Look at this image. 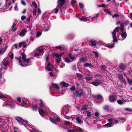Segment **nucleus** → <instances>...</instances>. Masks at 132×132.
<instances>
[{"mask_svg": "<svg viewBox=\"0 0 132 132\" xmlns=\"http://www.w3.org/2000/svg\"><path fill=\"white\" fill-rule=\"evenodd\" d=\"M22 57L20 56L15 57V58L19 61L20 65L22 67L24 66L26 67L31 65L30 63L31 59L28 58L26 59V56L24 53H22L21 54Z\"/></svg>", "mask_w": 132, "mask_h": 132, "instance_id": "nucleus-1", "label": "nucleus"}, {"mask_svg": "<svg viewBox=\"0 0 132 132\" xmlns=\"http://www.w3.org/2000/svg\"><path fill=\"white\" fill-rule=\"evenodd\" d=\"M49 17L48 14H47L46 12H45L43 14L42 19V23L41 24V27L45 29V31H47L49 30V25L48 24L47 22H48L47 20H45V19Z\"/></svg>", "mask_w": 132, "mask_h": 132, "instance_id": "nucleus-2", "label": "nucleus"}, {"mask_svg": "<svg viewBox=\"0 0 132 132\" xmlns=\"http://www.w3.org/2000/svg\"><path fill=\"white\" fill-rule=\"evenodd\" d=\"M40 103L39 104V112L42 117H44V114L45 112V111L46 110H49L48 107L44 104L42 100H40Z\"/></svg>", "mask_w": 132, "mask_h": 132, "instance_id": "nucleus-3", "label": "nucleus"}, {"mask_svg": "<svg viewBox=\"0 0 132 132\" xmlns=\"http://www.w3.org/2000/svg\"><path fill=\"white\" fill-rule=\"evenodd\" d=\"M67 131L68 132H82V129L80 127L74 125L70 126L67 128Z\"/></svg>", "mask_w": 132, "mask_h": 132, "instance_id": "nucleus-4", "label": "nucleus"}, {"mask_svg": "<svg viewBox=\"0 0 132 132\" xmlns=\"http://www.w3.org/2000/svg\"><path fill=\"white\" fill-rule=\"evenodd\" d=\"M63 53H60L59 54L58 53H56L54 54V55L55 56L56 58V64L57 65H60V68H63L64 66L65 65L64 64H62L60 65V64H61V56L63 55Z\"/></svg>", "mask_w": 132, "mask_h": 132, "instance_id": "nucleus-5", "label": "nucleus"}, {"mask_svg": "<svg viewBox=\"0 0 132 132\" xmlns=\"http://www.w3.org/2000/svg\"><path fill=\"white\" fill-rule=\"evenodd\" d=\"M49 58V56L48 55L46 56V66L45 67V68L48 71H50L52 70L53 68V66L50 63L47 62L48 61Z\"/></svg>", "mask_w": 132, "mask_h": 132, "instance_id": "nucleus-6", "label": "nucleus"}, {"mask_svg": "<svg viewBox=\"0 0 132 132\" xmlns=\"http://www.w3.org/2000/svg\"><path fill=\"white\" fill-rule=\"evenodd\" d=\"M119 29V27H117L113 31L112 33V38H113V40L114 42H117L118 40L116 37V32H118Z\"/></svg>", "mask_w": 132, "mask_h": 132, "instance_id": "nucleus-7", "label": "nucleus"}, {"mask_svg": "<svg viewBox=\"0 0 132 132\" xmlns=\"http://www.w3.org/2000/svg\"><path fill=\"white\" fill-rule=\"evenodd\" d=\"M85 93L84 91L81 89H79L76 90L75 94L78 97H80L82 96Z\"/></svg>", "mask_w": 132, "mask_h": 132, "instance_id": "nucleus-8", "label": "nucleus"}, {"mask_svg": "<svg viewBox=\"0 0 132 132\" xmlns=\"http://www.w3.org/2000/svg\"><path fill=\"white\" fill-rule=\"evenodd\" d=\"M127 36V33L126 31H124L122 32L121 34V35H120L117 36V37L118 39L120 40H124L126 38Z\"/></svg>", "mask_w": 132, "mask_h": 132, "instance_id": "nucleus-9", "label": "nucleus"}, {"mask_svg": "<svg viewBox=\"0 0 132 132\" xmlns=\"http://www.w3.org/2000/svg\"><path fill=\"white\" fill-rule=\"evenodd\" d=\"M30 28L29 26H27L23 29L19 34V35L21 37L24 36L27 32V30H29Z\"/></svg>", "mask_w": 132, "mask_h": 132, "instance_id": "nucleus-10", "label": "nucleus"}, {"mask_svg": "<svg viewBox=\"0 0 132 132\" xmlns=\"http://www.w3.org/2000/svg\"><path fill=\"white\" fill-rule=\"evenodd\" d=\"M117 97V96L115 94L110 95L109 97V100L110 102L113 103L116 100Z\"/></svg>", "mask_w": 132, "mask_h": 132, "instance_id": "nucleus-11", "label": "nucleus"}, {"mask_svg": "<svg viewBox=\"0 0 132 132\" xmlns=\"http://www.w3.org/2000/svg\"><path fill=\"white\" fill-rule=\"evenodd\" d=\"M69 112V110L68 107H64L61 109V113L62 115H64Z\"/></svg>", "mask_w": 132, "mask_h": 132, "instance_id": "nucleus-12", "label": "nucleus"}, {"mask_svg": "<svg viewBox=\"0 0 132 132\" xmlns=\"http://www.w3.org/2000/svg\"><path fill=\"white\" fill-rule=\"evenodd\" d=\"M15 119L21 125H24L26 127V125L23 123L24 120L21 118L19 117H15Z\"/></svg>", "mask_w": 132, "mask_h": 132, "instance_id": "nucleus-13", "label": "nucleus"}, {"mask_svg": "<svg viewBox=\"0 0 132 132\" xmlns=\"http://www.w3.org/2000/svg\"><path fill=\"white\" fill-rule=\"evenodd\" d=\"M21 105L22 106L25 107H28L29 106V102L27 100L22 101Z\"/></svg>", "mask_w": 132, "mask_h": 132, "instance_id": "nucleus-14", "label": "nucleus"}, {"mask_svg": "<svg viewBox=\"0 0 132 132\" xmlns=\"http://www.w3.org/2000/svg\"><path fill=\"white\" fill-rule=\"evenodd\" d=\"M6 104L8 106L11 108H14L15 106V103L13 101L10 102L9 103L7 102L6 103Z\"/></svg>", "mask_w": 132, "mask_h": 132, "instance_id": "nucleus-15", "label": "nucleus"}, {"mask_svg": "<svg viewBox=\"0 0 132 132\" xmlns=\"http://www.w3.org/2000/svg\"><path fill=\"white\" fill-rule=\"evenodd\" d=\"M65 2V0H58V7H60L61 8L63 6Z\"/></svg>", "mask_w": 132, "mask_h": 132, "instance_id": "nucleus-16", "label": "nucleus"}, {"mask_svg": "<svg viewBox=\"0 0 132 132\" xmlns=\"http://www.w3.org/2000/svg\"><path fill=\"white\" fill-rule=\"evenodd\" d=\"M43 51V49L40 50L37 49L35 54V56H38L40 55Z\"/></svg>", "mask_w": 132, "mask_h": 132, "instance_id": "nucleus-17", "label": "nucleus"}, {"mask_svg": "<svg viewBox=\"0 0 132 132\" xmlns=\"http://www.w3.org/2000/svg\"><path fill=\"white\" fill-rule=\"evenodd\" d=\"M108 121L109 122H112L113 124H116L119 123L117 119H115L114 118H111L108 119Z\"/></svg>", "mask_w": 132, "mask_h": 132, "instance_id": "nucleus-18", "label": "nucleus"}, {"mask_svg": "<svg viewBox=\"0 0 132 132\" xmlns=\"http://www.w3.org/2000/svg\"><path fill=\"white\" fill-rule=\"evenodd\" d=\"M8 63L9 62L7 61V59L6 58H5L4 59L1 65L2 67L3 65L5 67H6L8 65Z\"/></svg>", "mask_w": 132, "mask_h": 132, "instance_id": "nucleus-19", "label": "nucleus"}, {"mask_svg": "<svg viewBox=\"0 0 132 132\" xmlns=\"http://www.w3.org/2000/svg\"><path fill=\"white\" fill-rule=\"evenodd\" d=\"M102 83V82L99 80H96L93 82L91 84L93 85H94L97 86L99 85Z\"/></svg>", "mask_w": 132, "mask_h": 132, "instance_id": "nucleus-20", "label": "nucleus"}, {"mask_svg": "<svg viewBox=\"0 0 132 132\" xmlns=\"http://www.w3.org/2000/svg\"><path fill=\"white\" fill-rule=\"evenodd\" d=\"M118 77L121 82L125 84V80L123 78L122 75L120 74H119L118 75Z\"/></svg>", "mask_w": 132, "mask_h": 132, "instance_id": "nucleus-21", "label": "nucleus"}, {"mask_svg": "<svg viewBox=\"0 0 132 132\" xmlns=\"http://www.w3.org/2000/svg\"><path fill=\"white\" fill-rule=\"evenodd\" d=\"M76 122L79 125H81L83 123V121L78 117L76 118Z\"/></svg>", "mask_w": 132, "mask_h": 132, "instance_id": "nucleus-22", "label": "nucleus"}, {"mask_svg": "<svg viewBox=\"0 0 132 132\" xmlns=\"http://www.w3.org/2000/svg\"><path fill=\"white\" fill-rule=\"evenodd\" d=\"M114 124L112 122H109L104 125V127L109 128L112 127L113 126Z\"/></svg>", "mask_w": 132, "mask_h": 132, "instance_id": "nucleus-23", "label": "nucleus"}, {"mask_svg": "<svg viewBox=\"0 0 132 132\" xmlns=\"http://www.w3.org/2000/svg\"><path fill=\"white\" fill-rule=\"evenodd\" d=\"M61 8L60 6L58 7V5H57L56 7L52 10V12L56 14L58 12L59 10L61 9Z\"/></svg>", "mask_w": 132, "mask_h": 132, "instance_id": "nucleus-24", "label": "nucleus"}, {"mask_svg": "<svg viewBox=\"0 0 132 132\" xmlns=\"http://www.w3.org/2000/svg\"><path fill=\"white\" fill-rule=\"evenodd\" d=\"M60 85L62 86L65 87H67L69 86V84L68 83L63 81L60 82Z\"/></svg>", "mask_w": 132, "mask_h": 132, "instance_id": "nucleus-25", "label": "nucleus"}, {"mask_svg": "<svg viewBox=\"0 0 132 132\" xmlns=\"http://www.w3.org/2000/svg\"><path fill=\"white\" fill-rule=\"evenodd\" d=\"M119 67L120 70L123 71L124 70L126 67L125 65L122 63H121L119 65Z\"/></svg>", "mask_w": 132, "mask_h": 132, "instance_id": "nucleus-26", "label": "nucleus"}, {"mask_svg": "<svg viewBox=\"0 0 132 132\" xmlns=\"http://www.w3.org/2000/svg\"><path fill=\"white\" fill-rule=\"evenodd\" d=\"M117 119L119 123L121 122H124L125 121V119L123 118L119 117L118 118H117Z\"/></svg>", "mask_w": 132, "mask_h": 132, "instance_id": "nucleus-27", "label": "nucleus"}, {"mask_svg": "<svg viewBox=\"0 0 132 132\" xmlns=\"http://www.w3.org/2000/svg\"><path fill=\"white\" fill-rule=\"evenodd\" d=\"M79 60L81 62H84L87 61V59L86 57L82 56L80 58Z\"/></svg>", "mask_w": 132, "mask_h": 132, "instance_id": "nucleus-28", "label": "nucleus"}, {"mask_svg": "<svg viewBox=\"0 0 132 132\" xmlns=\"http://www.w3.org/2000/svg\"><path fill=\"white\" fill-rule=\"evenodd\" d=\"M93 17H91L90 16L89 17H87L86 21L87 22H89L92 21L93 20Z\"/></svg>", "mask_w": 132, "mask_h": 132, "instance_id": "nucleus-29", "label": "nucleus"}, {"mask_svg": "<svg viewBox=\"0 0 132 132\" xmlns=\"http://www.w3.org/2000/svg\"><path fill=\"white\" fill-rule=\"evenodd\" d=\"M87 17H85L84 16H82L81 18H79V20L81 21H86Z\"/></svg>", "mask_w": 132, "mask_h": 132, "instance_id": "nucleus-30", "label": "nucleus"}, {"mask_svg": "<svg viewBox=\"0 0 132 132\" xmlns=\"http://www.w3.org/2000/svg\"><path fill=\"white\" fill-rule=\"evenodd\" d=\"M69 58L72 60L73 61L75 59V57L74 55L72 54H68Z\"/></svg>", "mask_w": 132, "mask_h": 132, "instance_id": "nucleus-31", "label": "nucleus"}, {"mask_svg": "<svg viewBox=\"0 0 132 132\" xmlns=\"http://www.w3.org/2000/svg\"><path fill=\"white\" fill-rule=\"evenodd\" d=\"M91 44L93 46H95L96 45V42L94 40H92L90 41Z\"/></svg>", "mask_w": 132, "mask_h": 132, "instance_id": "nucleus-32", "label": "nucleus"}, {"mask_svg": "<svg viewBox=\"0 0 132 132\" xmlns=\"http://www.w3.org/2000/svg\"><path fill=\"white\" fill-rule=\"evenodd\" d=\"M114 46V44L113 43L112 44H108L106 45V46L109 48H113Z\"/></svg>", "mask_w": 132, "mask_h": 132, "instance_id": "nucleus-33", "label": "nucleus"}, {"mask_svg": "<svg viewBox=\"0 0 132 132\" xmlns=\"http://www.w3.org/2000/svg\"><path fill=\"white\" fill-rule=\"evenodd\" d=\"M16 25L15 23H14L12 27V29L14 31H15L16 30Z\"/></svg>", "mask_w": 132, "mask_h": 132, "instance_id": "nucleus-34", "label": "nucleus"}, {"mask_svg": "<svg viewBox=\"0 0 132 132\" xmlns=\"http://www.w3.org/2000/svg\"><path fill=\"white\" fill-rule=\"evenodd\" d=\"M74 37V35L72 34H69L67 36V38L68 39L72 38Z\"/></svg>", "mask_w": 132, "mask_h": 132, "instance_id": "nucleus-35", "label": "nucleus"}, {"mask_svg": "<svg viewBox=\"0 0 132 132\" xmlns=\"http://www.w3.org/2000/svg\"><path fill=\"white\" fill-rule=\"evenodd\" d=\"M120 28V30L121 32H124V26H123V24L122 23H121Z\"/></svg>", "mask_w": 132, "mask_h": 132, "instance_id": "nucleus-36", "label": "nucleus"}, {"mask_svg": "<svg viewBox=\"0 0 132 132\" xmlns=\"http://www.w3.org/2000/svg\"><path fill=\"white\" fill-rule=\"evenodd\" d=\"M52 86L57 89H59V87L58 85L56 84H52Z\"/></svg>", "mask_w": 132, "mask_h": 132, "instance_id": "nucleus-37", "label": "nucleus"}, {"mask_svg": "<svg viewBox=\"0 0 132 132\" xmlns=\"http://www.w3.org/2000/svg\"><path fill=\"white\" fill-rule=\"evenodd\" d=\"M103 98L102 95H97L95 96V98L96 99H102Z\"/></svg>", "mask_w": 132, "mask_h": 132, "instance_id": "nucleus-38", "label": "nucleus"}, {"mask_svg": "<svg viewBox=\"0 0 132 132\" xmlns=\"http://www.w3.org/2000/svg\"><path fill=\"white\" fill-rule=\"evenodd\" d=\"M84 66H86L88 67H93V65L91 64H90L88 63H86L84 64Z\"/></svg>", "mask_w": 132, "mask_h": 132, "instance_id": "nucleus-39", "label": "nucleus"}, {"mask_svg": "<svg viewBox=\"0 0 132 132\" xmlns=\"http://www.w3.org/2000/svg\"><path fill=\"white\" fill-rule=\"evenodd\" d=\"M65 62L68 63H70L72 62V61L67 57H66L65 59Z\"/></svg>", "mask_w": 132, "mask_h": 132, "instance_id": "nucleus-40", "label": "nucleus"}, {"mask_svg": "<svg viewBox=\"0 0 132 132\" xmlns=\"http://www.w3.org/2000/svg\"><path fill=\"white\" fill-rule=\"evenodd\" d=\"M92 52L94 53L95 57L97 58L98 57V54L97 52L95 51H92Z\"/></svg>", "mask_w": 132, "mask_h": 132, "instance_id": "nucleus-41", "label": "nucleus"}, {"mask_svg": "<svg viewBox=\"0 0 132 132\" xmlns=\"http://www.w3.org/2000/svg\"><path fill=\"white\" fill-rule=\"evenodd\" d=\"M11 4V2H7L5 5V7L6 8V9H7L8 8L9 6H10Z\"/></svg>", "mask_w": 132, "mask_h": 132, "instance_id": "nucleus-42", "label": "nucleus"}, {"mask_svg": "<svg viewBox=\"0 0 132 132\" xmlns=\"http://www.w3.org/2000/svg\"><path fill=\"white\" fill-rule=\"evenodd\" d=\"M76 75L77 77L79 78V79H81L82 78V74L77 73H76Z\"/></svg>", "mask_w": 132, "mask_h": 132, "instance_id": "nucleus-43", "label": "nucleus"}, {"mask_svg": "<svg viewBox=\"0 0 132 132\" xmlns=\"http://www.w3.org/2000/svg\"><path fill=\"white\" fill-rule=\"evenodd\" d=\"M87 109V105H85L83 106L81 108V110L82 111H85Z\"/></svg>", "mask_w": 132, "mask_h": 132, "instance_id": "nucleus-44", "label": "nucleus"}, {"mask_svg": "<svg viewBox=\"0 0 132 132\" xmlns=\"http://www.w3.org/2000/svg\"><path fill=\"white\" fill-rule=\"evenodd\" d=\"M50 120L51 121L52 123H54L56 124V120H55V118L53 119L51 118H50Z\"/></svg>", "mask_w": 132, "mask_h": 132, "instance_id": "nucleus-45", "label": "nucleus"}, {"mask_svg": "<svg viewBox=\"0 0 132 132\" xmlns=\"http://www.w3.org/2000/svg\"><path fill=\"white\" fill-rule=\"evenodd\" d=\"M104 11L106 13L110 15H112L111 13L108 9H105L104 10Z\"/></svg>", "mask_w": 132, "mask_h": 132, "instance_id": "nucleus-46", "label": "nucleus"}, {"mask_svg": "<svg viewBox=\"0 0 132 132\" xmlns=\"http://www.w3.org/2000/svg\"><path fill=\"white\" fill-rule=\"evenodd\" d=\"M55 48L58 49H63L64 48V47L63 46H56Z\"/></svg>", "mask_w": 132, "mask_h": 132, "instance_id": "nucleus-47", "label": "nucleus"}, {"mask_svg": "<svg viewBox=\"0 0 132 132\" xmlns=\"http://www.w3.org/2000/svg\"><path fill=\"white\" fill-rule=\"evenodd\" d=\"M31 108L32 110H37L38 107L37 105H35L32 106Z\"/></svg>", "mask_w": 132, "mask_h": 132, "instance_id": "nucleus-48", "label": "nucleus"}, {"mask_svg": "<svg viewBox=\"0 0 132 132\" xmlns=\"http://www.w3.org/2000/svg\"><path fill=\"white\" fill-rule=\"evenodd\" d=\"M6 96L2 94L1 92H0V98H5Z\"/></svg>", "mask_w": 132, "mask_h": 132, "instance_id": "nucleus-49", "label": "nucleus"}, {"mask_svg": "<svg viewBox=\"0 0 132 132\" xmlns=\"http://www.w3.org/2000/svg\"><path fill=\"white\" fill-rule=\"evenodd\" d=\"M106 69V67L104 65H102L101 66V69L103 70H105Z\"/></svg>", "mask_w": 132, "mask_h": 132, "instance_id": "nucleus-50", "label": "nucleus"}, {"mask_svg": "<svg viewBox=\"0 0 132 132\" xmlns=\"http://www.w3.org/2000/svg\"><path fill=\"white\" fill-rule=\"evenodd\" d=\"M79 6L80 8L81 9H82L84 8V6L82 3H79Z\"/></svg>", "mask_w": 132, "mask_h": 132, "instance_id": "nucleus-51", "label": "nucleus"}, {"mask_svg": "<svg viewBox=\"0 0 132 132\" xmlns=\"http://www.w3.org/2000/svg\"><path fill=\"white\" fill-rule=\"evenodd\" d=\"M103 108L104 110L106 111H108L109 110V108L108 106L107 105L104 106Z\"/></svg>", "mask_w": 132, "mask_h": 132, "instance_id": "nucleus-52", "label": "nucleus"}, {"mask_svg": "<svg viewBox=\"0 0 132 132\" xmlns=\"http://www.w3.org/2000/svg\"><path fill=\"white\" fill-rule=\"evenodd\" d=\"M117 103L119 104H122L123 103V102L121 100H118L117 101Z\"/></svg>", "mask_w": 132, "mask_h": 132, "instance_id": "nucleus-53", "label": "nucleus"}, {"mask_svg": "<svg viewBox=\"0 0 132 132\" xmlns=\"http://www.w3.org/2000/svg\"><path fill=\"white\" fill-rule=\"evenodd\" d=\"M32 5L34 6L35 8H37V5L35 1H33L32 2Z\"/></svg>", "mask_w": 132, "mask_h": 132, "instance_id": "nucleus-54", "label": "nucleus"}, {"mask_svg": "<svg viewBox=\"0 0 132 132\" xmlns=\"http://www.w3.org/2000/svg\"><path fill=\"white\" fill-rule=\"evenodd\" d=\"M42 34V33L40 32H38L36 34V35L37 37H39Z\"/></svg>", "mask_w": 132, "mask_h": 132, "instance_id": "nucleus-55", "label": "nucleus"}, {"mask_svg": "<svg viewBox=\"0 0 132 132\" xmlns=\"http://www.w3.org/2000/svg\"><path fill=\"white\" fill-rule=\"evenodd\" d=\"M124 110L126 111H129L130 112L132 111V109L129 108H125V109Z\"/></svg>", "mask_w": 132, "mask_h": 132, "instance_id": "nucleus-56", "label": "nucleus"}, {"mask_svg": "<svg viewBox=\"0 0 132 132\" xmlns=\"http://www.w3.org/2000/svg\"><path fill=\"white\" fill-rule=\"evenodd\" d=\"M128 80V82L130 85L132 84V80L130 79H129L128 78H127Z\"/></svg>", "mask_w": 132, "mask_h": 132, "instance_id": "nucleus-57", "label": "nucleus"}, {"mask_svg": "<svg viewBox=\"0 0 132 132\" xmlns=\"http://www.w3.org/2000/svg\"><path fill=\"white\" fill-rule=\"evenodd\" d=\"M86 113H87V116L89 117H90L91 116V112H90L87 111H86Z\"/></svg>", "mask_w": 132, "mask_h": 132, "instance_id": "nucleus-58", "label": "nucleus"}, {"mask_svg": "<svg viewBox=\"0 0 132 132\" xmlns=\"http://www.w3.org/2000/svg\"><path fill=\"white\" fill-rule=\"evenodd\" d=\"M85 79L86 81H88L90 80H91L92 79V78L90 77H86L85 78Z\"/></svg>", "mask_w": 132, "mask_h": 132, "instance_id": "nucleus-59", "label": "nucleus"}, {"mask_svg": "<svg viewBox=\"0 0 132 132\" xmlns=\"http://www.w3.org/2000/svg\"><path fill=\"white\" fill-rule=\"evenodd\" d=\"M119 15L117 14H115L112 15V17L113 18L114 17L119 18Z\"/></svg>", "mask_w": 132, "mask_h": 132, "instance_id": "nucleus-60", "label": "nucleus"}, {"mask_svg": "<svg viewBox=\"0 0 132 132\" xmlns=\"http://www.w3.org/2000/svg\"><path fill=\"white\" fill-rule=\"evenodd\" d=\"M33 15H36L37 13V10L36 9H34L33 10Z\"/></svg>", "mask_w": 132, "mask_h": 132, "instance_id": "nucleus-61", "label": "nucleus"}, {"mask_svg": "<svg viewBox=\"0 0 132 132\" xmlns=\"http://www.w3.org/2000/svg\"><path fill=\"white\" fill-rule=\"evenodd\" d=\"M55 120H56V122L57 121L58 122H59L60 121V119L59 117H57L55 118Z\"/></svg>", "mask_w": 132, "mask_h": 132, "instance_id": "nucleus-62", "label": "nucleus"}, {"mask_svg": "<svg viewBox=\"0 0 132 132\" xmlns=\"http://www.w3.org/2000/svg\"><path fill=\"white\" fill-rule=\"evenodd\" d=\"M24 43V42H20L19 43V46L20 48Z\"/></svg>", "mask_w": 132, "mask_h": 132, "instance_id": "nucleus-63", "label": "nucleus"}, {"mask_svg": "<svg viewBox=\"0 0 132 132\" xmlns=\"http://www.w3.org/2000/svg\"><path fill=\"white\" fill-rule=\"evenodd\" d=\"M64 123L67 125H70L71 123L69 121H65L64 122Z\"/></svg>", "mask_w": 132, "mask_h": 132, "instance_id": "nucleus-64", "label": "nucleus"}]
</instances>
